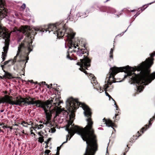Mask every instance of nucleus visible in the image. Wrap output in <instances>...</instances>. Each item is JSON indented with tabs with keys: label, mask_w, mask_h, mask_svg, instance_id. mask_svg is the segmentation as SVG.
<instances>
[{
	"label": "nucleus",
	"mask_w": 155,
	"mask_h": 155,
	"mask_svg": "<svg viewBox=\"0 0 155 155\" xmlns=\"http://www.w3.org/2000/svg\"><path fill=\"white\" fill-rule=\"evenodd\" d=\"M67 58H68L69 59L72 60L73 59V58H71L70 56V54H69L67 55Z\"/></svg>",
	"instance_id": "obj_20"
},
{
	"label": "nucleus",
	"mask_w": 155,
	"mask_h": 155,
	"mask_svg": "<svg viewBox=\"0 0 155 155\" xmlns=\"http://www.w3.org/2000/svg\"><path fill=\"white\" fill-rule=\"evenodd\" d=\"M114 49L113 48H111L110 50V58L113 59V51Z\"/></svg>",
	"instance_id": "obj_15"
},
{
	"label": "nucleus",
	"mask_w": 155,
	"mask_h": 155,
	"mask_svg": "<svg viewBox=\"0 0 155 155\" xmlns=\"http://www.w3.org/2000/svg\"><path fill=\"white\" fill-rule=\"evenodd\" d=\"M103 120V122H104V124H106L108 127H111L113 128L114 126V124L110 120H106L105 118H104Z\"/></svg>",
	"instance_id": "obj_9"
},
{
	"label": "nucleus",
	"mask_w": 155,
	"mask_h": 155,
	"mask_svg": "<svg viewBox=\"0 0 155 155\" xmlns=\"http://www.w3.org/2000/svg\"><path fill=\"white\" fill-rule=\"evenodd\" d=\"M60 149V147H58L57 148V151H59V150Z\"/></svg>",
	"instance_id": "obj_31"
},
{
	"label": "nucleus",
	"mask_w": 155,
	"mask_h": 155,
	"mask_svg": "<svg viewBox=\"0 0 155 155\" xmlns=\"http://www.w3.org/2000/svg\"><path fill=\"white\" fill-rule=\"evenodd\" d=\"M135 10H131L130 11L131 12H134Z\"/></svg>",
	"instance_id": "obj_40"
},
{
	"label": "nucleus",
	"mask_w": 155,
	"mask_h": 155,
	"mask_svg": "<svg viewBox=\"0 0 155 155\" xmlns=\"http://www.w3.org/2000/svg\"><path fill=\"white\" fill-rule=\"evenodd\" d=\"M9 61H5L4 63V64L6 65V64H8L9 63Z\"/></svg>",
	"instance_id": "obj_28"
},
{
	"label": "nucleus",
	"mask_w": 155,
	"mask_h": 155,
	"mask_svg": "<svg viewBox=\"0 0 155 155\" xmlns=\"http://www.w3.org/2000/svg\"><path fill=\"white\" fill-rule=\"evenodd\" d=\"M109 10L108 11V12L113 13L115 12V9L112 8H109Z\"/></svg>",
	"instance_id": "obj_14"
},
{
	"label": "nucleus",
	"mask_w": 155,
	"mask_h": 155,
	"mask_svg": "<svg viewBox=\"0 0 155 155\" xmlns=\"http://www.w3.org/2000/svg\"><path fill=\"white\" fill-rule=\"evenodd\" d=\"M4 111V109H2V110H0V112L2 113V112H3Z\"/></svg>",
	"instance_id": "obj_34"
},
{
	"label": "nucleus",
	"mask_w": 155,
	"mask_h": 155,
	"mask_svg": "<svg viewBox=\"0 0 155 155\" xmlns=\"http://www.w3.org/2000/svg\"><path fill=\"white\" fill-rule=\"evenodd\" d=\"M117 115H118V114H115V118H116V116H117Z\"/></svg>",
	"instance_id": "obj_41"
},
{
	"label": "nucleus",
	"mask_w": 155,
	"mask_h": 155,
	"mask_svg": "<svg viewBox=\"0 0 155 155\" xmlns=\"http://www.w3.org/2000/svg\"><path fill=\"white\" fill-rule=\"evenodd\" d=\"M46 85L47 86V87L48 88H49V86L47 84H46Z\"/></svg>",
	"instance_id": "obj_37"
},
{
	"label": "nucleus",
	"mask_w": 155,
	"mask_h": 155,
	"mask_svg": "<svg viewBox=\"0 0 155 155\" xmlns=\"http://www.w3.org/2000/svg\"><path fill=\"white\" fill-rule=\"evenodd\" d=\"M88 76L90 79H91L92 81H91V83L93 84L94 86V84L96 85L97 82L96 80V78L94 77V75L91 74H89Z\"/></svg>",
	"instance_id": "obj_10"
},
{
	"label": "nucleus",
	"mask_w": 155,
	"mask_h": 155,
	"mask_svg": "<svg viewBox=\"0 0 155 155\" xmlns=\"http://www.w3.org/2000/svg\"><path fill=\"white\" fill-rule=\"evenodd\" d=\"M29 36V34H28L24 41L18 47L17 54L13 60L14 62H16L17 61H20L23 63H25L23 66L24 68L25 67L26 64L29 59L28 57L27 56L32 51V49L31 39L30 38Z\"/></svg>",
	"instance_id": "obj_4"
},
{
	"label": "nucleus",
	"mask_w": 155,
	"mask_h": 155,
	"mask_svg": "<svg viewBox=\"0 0 155 155\" xmlns=\"http://www.w3.org/2000/svg\"><path fill=\"white\" fill-rule=\"evenodd\" d=\"M70 120L66 126L65 130L68 134L66 136L67 142L75 133L80 135L86 141L87 147L84 155H94L97 150L96 136L92 128L93 122L90 109L84 103L79 102L77 99L72 98L69 103Z\"/></svg>",
	"instance_id": "obj_1"
},
{
	"label": "nucleus",
	"mask_w": 155,
	"mask_h": 155,
	"mask_svg": "<svg viewBox=\"0 0 155 155\" xmlns=\"http://www.w3.org/2000/svg\"><path fill=\"white\" fill-rule=\"evenodd\" d=\"M38 141L41 143H42L44 141V139L43 137H40L38 138Z\"/></svg>",
	"instance_id": "obj_17"
},
{
	"label": "nucleus",
	"mask_w": 155,
	"mask_h": 155,
	"mask_svg": "<svg viewBox=\"0 0 155 155\" xmlns=\"http://www.w3.org/2000/svg\"><path fill=\"white\" fill-rule=\"evenodd\" d=\"M0 125L2 126V127L4 129L7 128L8 127L7 126L4 125L3 124H1Z\"/></svg>",
	"instance_id": "obj_21"
},
{
	"label": "nucleus",
	"mask_w": 155,
	"mask_h": 155,
	"mask_svg": "<svg viewBox=\"0 0 155 155\" xmlns=\"http://www.w3.org/2000/svg\"><path fill=\"white\" fill-rule=\"evenodd\" d=\"M45 83H45V82H41V84H44H44H45Z\"/></svg>",
	"instance_id": "obj_33"
},
{
	"label": "nucleus",
	"mask_w": 155,
	"mask_h": 155,
	"mask_svg": "<svg viewBox=\"0 0 155 155\" xmlns=\"http://www.w3.org/2000/svg\"><path fill=\"white\" fill-rule=\"evenodd\" d=\"M58 25V24H50L48 26H46L45 28H39L36 29L35 30L37 31H39L41 32H44L45 31L46 32L47 31H48V33H50L51 31H54L53 32V33L57 34V37L59 38H61L64 36L67 37L68 39H70V41H71L72 39L74 38L75 35V34L72 35L70 34H68L67 33H64L66 32V30L65 29L64 27H63V29L61 30L60 29H58L59 28L57 26Z\"/></svg>",
	"instance_id": "obj_6"
},
{
	"label": "nucleus",
	"mask_w": 155,
	"mask_h": 155,
	"mask_svg": "<svg viewBox=\"0 0 155 155\" xmlns=\"http://www.w3.org/2000/svg\"><path fill=\"white\" fill-rule=\"evenodd\" d=\"M21 124L24 127H27L28 126V124L27 122H26L25 121H22L21 123Z\"/></svg>",
	"instance_id": "obj_13"
},
{
	"label": "nucleus",
	"mask_w": 155,
	"mask_h": 155,
	"mask_svg": "<svg viewBox=\"0 0 155 155\" xmlns=\"http://www.w3.org/2000/svg\"><path fill=\"white\" fill-rule=\"evenodd\" d=\"M147 129H145V127H143L141 129V132L142 133H143L144 130H145Z\"/></svg>",
	"instance_id": "obj_25"
},
{
	"label": "nucleus",
	"mask_w": 155,
	"mask_h": 155,
	"mask_svg": "<svg viewBox=\"0 0 155 155\" xmlns=\"http://www.w3.org/2000/svg\"><path fill=\"white\" fill-rule=\"evenodd\" d=\"M48 142H48V140H47V141L45 142V143H46L47 144H48Z\"/></svg>",
	"instance_id": "obj_39"
},
{
	"label": "nucleus",
	"mask_w": 155,
	"mask_h": 155,
	"mask_svg": "<svg viewBox=\"0 0 155 155\" xmlns=\"http://www.w3.org/2000/svg\"><path fill=\"white\" fill-rule=\"evenodd\" d=\"M48 142H48V140H47V141L45 142V143H46L47 144H48Z\"/></svg>",
	"instance_id": "obj_38"
},
{
	"label": "nucleus",
	"mask_w": 155,
	"mask_h": 155,
	"mask_svg": "<svg viewBox=\"0 0 155 155\" xmlns=\"http://www.w3.org/2000/svg\"><path fill=\"white\" fill-rule=\"evenodd\" d=\"M31 134H33L34 135H35V134L34 133H33V132H31Z\"/></svg>",
	"instance_id": "obj_43"
},
{
	"label": "nucleus",
	"mask_w": 155,
	"mask_h": 155,
	"mask_svg": "<svg viewBox=\"0 0 155 155\" xmlns=\"http://www.w3.org/2000/svg\"><path fill=\"white\" fill-rule=\"evenodd\" d=\"M44 126L43 124H40V125H35L34 127V130H39L41 129Z\"/></svg>",
	"instance_id": "obj_12"
},
{
	"label": "nucleus",
	"mask_w": 155,
	"mask_h": 155,
	"mask_svg": "<svg viewBox=\"0 0 155 155\" xmlns=\"http://www.w3.org/2000/svg\"><path fill=\"white\" fill-rule=\"evenodd\" d=\"M105 93L107 96H108L110 98H111L115 102L114 100L109 95V94L106 92V91H105Z\"/></svg>",
	"instance_id": "obj_19"
},
{
	"label": "nucleus",
	"mask_w": 155,
	"mask_h": 155,
	"mask_svg": "<svg viewBox=\"0 0 155 155\" xmlns=\"http://www.w3.org/2000/svg\"><path fill=\"white\" fill-rule=\"evenodd\" d=\"M26 7V5L24 3L22 4L21 6V8L22 9V10H24Z\"/></svg>",
	"instance_id": "obj_18"
},
{
	"label": "nucleus",
	"mask_w": 155,
	"mask_h": 155,
	"mask_svg": "<svg viewBox=\"0 0 155 155\" xmlns=\"http://www.w3.org/2000/svg\"><path fill=\"white\" fill-rule=\"evenodd\" d=\"M153 2H152V3H150L149 4L150 5L151 4V3H152Z\"/></svg>",
	"instance_id": "obj_47"
},
{
	"label": "nucleus",
	"mask_w": 155,
	"mask_h": 155,
	"mask_svg": "<svg viewBox=\"0 0 155 155\" xmlns=\"http://www.w3.org/2000/svg\"><path fill=\"white\" fill-rule=\"evenodd\" d=\"M54 105L49 107L51 104L47 102H44L40 100H36L35 98L29 97H26L24 106L28 105H33L37 107L43 109L45 113L46 120H45L43 124L47 126H51V125L50 120L51 116V114L55 112L56 114L60 113L61 109L56 105V103L54 104Z\"/></svg>",
	"instance_id": "obj_3"
},
{
	"label": "nucleus",
	"mask_w": 155,
	"mask_h": 155,
	"mask_svg": "<svg viewBox=\"0 0 155 155\" xmlns=\"http://www.w3.org/2000/svg\"><path fill=\"white\" fill-rule=\"evenodd\" d=\"M57 99V98H55V100L54 101V100H51V101H44V102H48V103H50V104H51V105L50 106H49V107H50V106H53V105H54V103H56V105L57 106V107H59V108H60L61 109V111H60V113L62 112V111H63V109H61V108L60 107H58V106H59L60 104L61 103V101H59L58 102V101H57L56 102H55L54 101H56V99Z\"/></svg>",
	"instance_id": "obj_8"
},
{
	"label": "nucleus",
	"mask_w": 155,
	"mask_h": 155,
	"mask_svg": "<svg viewBox=\"0 0 155 155\" xmlns=\"http://www.w3.org/2000/svg\"><path fill=\"white\" fill-rule=\"evenodd\" d=\"M38 134H40V133H38Z\"/></svg>",
	"instance_id": "obj_52"
},
{
	"label": "nucleus",
	"mask_w": 155,
	"mask_h": 155,
	"mask_svg": "<svg viewBox=\"0 0 155 155\" xmlns=\"http://www.w3.org/2000/svg\"><path fill=\"white\" fill-rule=\"evenodd\" d=\"M51 139V138H48V140H47L48 141V142H49V141H50Z\"/></svg>",
	"instance_id": "obj_36"
},
{
	"label": "nucleus",
	"mask_w": 155,
	"mask_h": 155,
	"mask_svg": "<svg viewBox=\"0 0 155 155\" xmlns=\"http://www.w3.org/2000/svg\"><path fill=\"white\" fill-rule=\"evenodd\" d=\"M51 86H52V84H51Z\"/></svg>",
	"instance_id": "obj_50"
},
{
	"label": "nucleus",
	"mask_w": 155,
	"mask_h": 155,
	"mask_svg": "<svg viewBox=\"0 0 155 155\" xmlns=\"http://www.w3.org/2000/svg\"><path fill=\"white\" fill-rule=\"evenodd\" d=\"M97 87V86L94 87V88H96V87Z\"/></svg>",
	"instance_id": "obj_44"
},
{
	"label": "nucleus",
	"mask_w": 155,
	"mask_h": 155,
	"mask_svg": "<svg viewBox=\"0 0 155 155\" xmlns=\"http://www.w3.org/2000/svg\"><path fill=\"white\" fill-rule=\"evenodd\" d=\"M4 78H5V77H3V76H1L0 75V78L1 79H3Z\"/></svg>",
	"instance_id": "obj_35"
},
{
	"label": "nucleus",
	"mask_w": 155,
	"mask_h": 155,
	"mask_svg": "<svg viewBox=\"0 0 155 155\" xmlns=\"http://www.w3.org/2000/svg\"><path fill=\"white\" fill-rule=\"evenodd\" d=\"M26 99V98H24L20 97L19 98L17 97L16 99L13 100L12 97L5 95L0 99V104L5 103L12 105H18L21 107H23L25 104Z\"/></svg>",
	"instance_id": "obj_7"
},
{
	"label": "nucleus",
	"mask_w": 155,
	"mask_h": 155,
	"mask_svg": "<svg viewBox=\"0 0 155 155\" xmlns=\"http://www.w3.org/2000/svg\"><path fill=\"white\" fill-rule=\"evenodd\" d=\"M109 1V0H107L105 2H107L108 1Z\"/></svg>",
	"instance_id": "obj_42"
},
{
	"label": "nucleus",
	"mask_w": 155,
	"mask_h": 155,
	"mask_svg": "<svg viewBox=\"0 0 155 155\" xmlns=\"http://www.w3.org/2000/svg\"><path fill=\"white\" fill-rule=\"evenodd\" d=\"M145 126L146 127H147L148 126V125H146Z\"/></svg>",
	"instance_id": "obj_46"
},
{
	"label": "nucleus",
	"mask_w": 155,
	"mask_h": 155,
	"mask_svg": "<svg viewBox=\"0 0 155 155\" xmlns=\"http://www.w3.org/2000/svg\"><path fill=\"white\" fill-rule=\"evenodd\" d=\"M2 1V0H0V2H1Z\"/></svg>",
	"instance_id": "obj_49"
},
{
	"label": "nucleus",
	"mask_w": 155,
	"mask_h": 155,
	"mask_svg": "<svg viewBox=\"0 0 155 155\" xmlns=\"http://www.w3.org/2000/svg\"><path fill=\"white\" fill-rule=\"evenodd\" d=\"M82 13L79 12L77 14V16H78V17L79 16L80 17H81V16H82Z\"/></svg>",
	"instance_id": "obj_24"
},
{
	"label": "nucleus",
	"mask_w": 155,
	"mask_h": 155,
	"mask_svg": "<svg viewBox=\"0 0 155 155\" xmlns=\"http://www.w3.org/2000/svg\"><path fill=\"white\" fill-rule=\"evenodd\" d=\"M140 14L138 12H137L136 14L134 16H135V17H137L139 14Z\"/></svg>",
	"instance_id": "obj_32"
},
{
	"label": "nucleus",
	"mask_w": 155,
	"mask_h": 155,
	"mask_svg": "<svg viewBox=\"0 0 155 155\" xmlns=\"http://www.w3.org/2000/svg\"><path fill=\"white\" fill-rule=\"evenodd\" d=\"M153 58H148L145 61L143 62L136 68L129 66L122 67H114L111 68L107 81V84L104 85V88L100 87L96 89L100 93L103 92L104 89L106 91L109 87L108 86L114 82L112 81H114L115 75L120 72L124 71L127 73V75L125 76L124 78H126L127 76L130 77V78L137 84L138 91L141 92L144 88L143 85H147L155 78V72L150 74L149 70V68L153 64Z\"/></svg>",
	"instance_id": "obj_2"
},
{
	"label": "nucleus",
	"mask_w": 155,
	"mask_h": 155,
	"mask_svg": "<svg viewBox=\"0 0 155 155\" xmlns=\"http://www.w3.org/2000/svg\"><path fill=\"white\" fill-rule=\"evenodd\" d=\"M137 133H138V134H139V131H138V132H137Z\"/></svg>",
	"instance_id": "obj_51"
},
{
	"label": "nucleus",
	"mask_w": 155,
	"mask_h": 155,
	"mask_svg": "<svg viewBox=\"0 0 155 155\" xmlns=\"http://www.w3.org/2000/svg\"><path fill=\"white\" fill-rule=\"evenodd\" d=\"M155 119V114L154 115V116H153L152 118H150V120L149 121V125H151L152 124L150 123V122L153 120Z\"/></svg>",
	"instance_id": "obj_16"
},
{
	"label": "nucleus",
	"mask_w": 155,
	"mask_h": 155,
	"mask_svg": "<svg viewBox=\"0 0 155 155\" xmlns=\"http://www.w3.org/2000/svg\"><path fill=\"white\" fill-rule=\"evenodd\" d=\"M59 151H57L55 155L53 154L52 155H59Z\"/></svg>",
	"instance_id": "obj_29"
},
{
	"label": "nucleus",
	"mask_w": 155,
	"mask_h": 155,
	"mask_svg": "<svg viewBox=\"0 0 155 155\" xmlns=\"http://www.w3.org/2000/svg\"><path fill=\"white\" fill-rule=\"evenodd\" d=\"M61 24H60V25L61 26ZM61 25L62 26L63 25Z\"/></svg>",
	"instance_id": "obj_45"
},
{
	"label": "nucleus",
	"mask_w": 155,
	"mask_h": 155,
	"mask_svg": "<svg viewBox=\"0 0 155 155\" xmlns=\"http://www.w3.org/2000/svg\"><path fill=\"white\" fill-rule=\"evenodd\" d=\"M27 122V123L28 124V125H33V123L31 121H28Z\"/></svg>",
	"instance_id": "obj_23"
},
{
	"label": "nucleus",
	"mask_w": 155,
	"mask_h": 155,
	"mask_svg": "<svg viewBox=\"0 0 155 155\" xmlns=\"http://www.w3.org/2000/svg\"><path fill=\"white\" fill-rule=\"evenodd\" d=\"M15 155H17V154H15Z\"/></svg>",
	"instance_id": "obj_53"
},
{
	"label": "nucleus",
	"mask_w": 155,
	"mask_h": 155,
	"mask_svg": "<svg viewBox=\"0 0 155 155\" xmlns=\"http://www.w3.org/2000/svg\"><path fill=\"white\" fill-rule=\"evenodd\" d=\"M155 55V52H153V53H151L150 54L151 57H153Z\"/></svg>",
	"instance_id": "obj_26"
},
{
	"label": "nucleus",
	"mask_w": 155,
	"mask_h": 155,
	"mask_svg": "<svg viewBox=\"0 0 155 155\" xmlns=\"http://www.w3.org/2000/svg\"><path fill=\"white\" fill-rule=\"evenodd\" d=\"M50 150H46L45 151V154H48V153H49L50 152Z\"/></svg>",
	"instance_id": "obj_22"
},
{
	"label": "nucleus",
	"mask_w": 155,
	"mask_h": 155,
	"mask_svg": "<svg viewBox=\"0 0 155 155\" xmlns=\"http://www.w3.org/2000/svg\"><path fill=\"white\" fill-rule=\"evenodd\" d=\"M114 105H115V107L116 108V110H118V107L117 106V105H116V103H115Z\"/></svg>",
	"instance_id": "obj_30"
},
{
	"label": "nucleus",
	"mask_w": 155,
	"mask_h": 155,
	"mask_svg": "<svg viewBox=\"0 0 155 155\" xmlns=\"http://www.w3.org/2000/svg\"><path fill=\"white\" fill-rule=\"evenodd\" d=\"M125 155V153H124L123 155Z\"/></svg>",
	"instance_id": "obj_48"
},
{
	"label": "nucleus",
	"mask_w": 155,
	"mask_h": 155,
	"mask_svg": "<svg viewBox=\"0 0 155 155\" xmlns=\"http://www.w3.org/2000/svg\"><path fill=\"white\" fill-rule=\"evenodd\" d=\"M51 132L54 133L55 131V129L51 128Z\"/></svg>",
	"instance_id": "obj_27"
},
{
	"label": "nucleus",
	"mask_w": 155,
	"mask_h": 155,
	"mask_svg": "<svg viewBox=\"0 0 155 155\" xmlns=\"http://www.w3.org/2000/svg\"><path fill=\"white\" fill-rule=\"evenodd\" d=\"M76 44H73L72 43L70 45V46L69 47L71 49H76L77 47L78 48V50L76 49L73 50V51L76 52L77 54L79 56H81L83 54L84 58L83 59H80V62H78L77 63V64L80 66V68H79L80 70L82 71L85 74H87V71L85 70V69H87V68L88 67L90 66V63L91 60L87 57L88 54V52L87 50L86 49L85 47V45L83 44V46H82L81 48L79 44H78L76 45Z\"/></svg>",
	"instance_id": "obj_5"
},
{
	"label": "nucleus",
	"mask_w": 155,
	"mask_h": 155,
	"mask_svg": "<svg viewBox=\"0 0 155 155\" xmlns=\"http://www.w3.org/2000/svg\"><path fill=\"white\" fill-rule=\"evenodd\" d=\"M3 71L5 72V74L3 76V77L7 78L9 79H11L13 78L12 75L11 74L6 72L5 70H3Z\"/></svg>",
	"instance_id": "obj_11"
}]
</instances>
